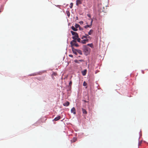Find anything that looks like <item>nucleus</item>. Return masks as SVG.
<instances>
[{"mask_svg": "<svg viewBox=\"0 0 148 148\" xmlns=\"http://www.w3.org/2000/svg\"><path fill=\"white\" fill-rule=\"evenodd\" d=\"M72 84V82L71 80L70 81L69 83V86H70L71 87Z\"/></svg>", "mask_w": 148, "mask_h": 148, "instance_id": "27", "label": "nucleus"}, {"mask_svg": "<svg viewBox=\"0 0 148 148\" xmlns=\"http://www.w3.org/2000/svg\"><path fill=\"white\" fill-rule=\"evenodd\" d=\"M79 25L77 24H75V27L77 29L78 28H79Z\"/></svg>", "mask_w": 148, "mask_h": 148, "instance_id": "19", "label": "nucleus"}, {"mask_svg": "<svg viewBox=\"0 0 148 148\" xmlns=\"http://www.w3.org/2000/svg\"><path fill=\"white\" fill-rule=\"evenodd\" d=\"M88 39H86L81 40V42L82 44H85L86 42H88Z\"/></svg>", "mask_w": 148, "mask_h": 148, "instance_id": "4", "label": "nucleus"}, {"mask_svg": "<svg viewBox=\"0 0 148 148\" xmlns=\"http://www.w3.org/2000/svg\"><path fill=\"white\" fill-rule=\"evenodd\" d=\"M87 16L89 17V18H91V15L90 14H87Z\"/></svg>", "mask_w": 148, "mask_h": 148, "instance_id": "32", "label": "nucleus"}, {"mask_svg": "<svg viewBox=\"0 0 148 148\" xmlns=\"http://www.w3.org/2000/svg\"><path fill=\"white\" fill-rule=\"evenodd\" d=\"M90 19H91L90 18L89 19V20H90Z\"/></svg>", "mask_w": 148, "mask_h": 148, "instance_id": "36", "label": "nucleus"}, {"mask_svg": "<svg viewBox=\"0 0 148 148\" xmlns=\"http://www.w3.org/2000/svg\"><path fill=\"white\" fill-rule=\"evenodd\" d=\"M76 51L78 53L80 54L81 55H82V51L79 49H77L76 50Z\"/></svg>", "mask_w": 148, "mask_h": 148, "instance_id": "13", "label": "nucleus"}, {"mask_svg": "<svg viewBox=\"0 0 148 148\" xmlns=\"http://www.w3.org/2000/svg\"><path fill=\"white\" fill-rule=\"evenodd\" d=\"M79 30H83V28L82 27H80V26H79Z\"/></svg>", "mask_w": 148, "mask_h": 148, "instance_id": "31", "label": "nucleus"}, {"mask_svg": "<svg viewBox=\"0 0 148 148\" xmlns=\"http://www.w3.org/2000/svg\"><path fill=\"white\" fill-rule=\"evenodd\" d=\"M87 46H89L91 48H93V45L92 43L88 44L87 45Z\"/></svg>", "mask_w": 148, "mask_h": 148, "instance_id": "17", "label": "nucleus"}, {"mask_svg": "<svg viewBox=\"0 0 148 148\" xmlns=\"http://www.w3.org/2000/svg\"><path fill=\"white\" fill-rule=\"evenodd\" d=\"M69 56L70 57H73V55H69Z\"/></svg>", "mask_w": 148, "mask_h": 148, "instance_id": "35", "label": "nucleus"}, {"mask_svg": "<svg viewBox=\"0 0 148 148\" xmlns=\"http://www.w3.org/2000/svg\"><path fill=\"white\" fill-rule=\"evenodd\" d=\"M76 40H77V41L79 42H81V39H80L79 38V37H78V38H76Z\"/></svg>", "mask_w": 148, "mask_h": 148, "instance_id": "23", "label": "nucleus"}, {"mask_svg": "<svg viewBox=\"0 0 148 148\" xmlns=\"http://www.w3.org/2000/svg\"><path fill=\"white\" fill-rule=\"evenodd\" d=\"M82 110L83 114H87V112L85 109L83 108H82Z\"/></svg>", "mask_w": 148, "mask_h": 148, "instance_id": "7", "label": "nucleus"}, {"mask_svg": "<svg viewBox=\"0 0 148 148\" xmlns=\"http://www.w3.org/2000/svg\"><path fill=\"white\" fill-rule=\"evenodd\" d=\"M76 49H74L73 47L72 48V51L73 52V53L75 54V55H77V52L76 51Z\"/></svg>", "mask_w": 148, "mask_h": 148, "instance_id": "8", "label": "nucleus"}, {"mask_svg": "<svg viewBox=\"0 0 148 148\" xmlns=\"http://www.w3.org/2000/svg\"><path fill=\"white\" fill-rule=\"evenodd\" d=\"M70 104V103L69 101H67L66 103H64L63 104L64 106H68Z\"/></svg>", "mask_w": 148, "mask_h": 148, "instance_id": "9", "label": "nucleus"}, {"mask_svg": "<svg viewBox=\"0 0 148 148\" xmlns=\"http://www.w3.org/2000/svg\"><path fill=\"white\" fill-rule=\"evenodd\" d=\"M88 35L85 34V36H82V39H83L84 38L87 39L88 38Z\"/></svg>", "mask_w": 148, "mask_h": 148, "instance_id": "12", "label": "nucleus"}, {"mask_svg": "<svg viewBox=\"0 0 148 148\" xmlns=\"http://www.w3.org/2000/svg\"><path fill=\"white\" fill-rule=\"evenodd\" d=\"M79 23L81 24H82L83 23V22L82 21H81L79 22Z\"/></svg>", "mask_w": 148, "mask_h": 148, "instance_id": "33", "label": "nucleus"}, {"mask_svg": "<svg viewBox=\"0 0 148 148\" xmlns=\"http://www.w3.org/2000/svg\"><path fill=\"white\" fill-rule=\"evenodd\" d=\"M76 39H73V40H72L71 41V43L72 44V42H73L74 43H76Z\"/></svg>", "mask_w": 148, "mask_h": 148, "instance_id": "25", "label": "nucleus"}, {"mask_svg": "<svg viewBox=\"0 0 148 148\" xmlns=\"http://www.w3.org/2000/svg\"><path fill=\"white\" fill-rule=\"evenodd\" d=\"M92 22H93L92 19H91V22H90V25H86V26H84V27L85 28H87L88 27H91Z\"/></svg>", "mask_w": 148, "mask_h": 148, "instance_id": "2", "label": "nucleus"}, {"mask_svg": "<svg viewBox=\"0 0 148 148\" xmlns=\"http://www.w3.org/2000/svg\"><path fill=\"white\" fill-rule=\"evenodd\" d=\"M82 3V1L79 0H77L76 1V4L77 5H79Z\"/></svg>", "mask_w": 148, "mask_h": 148, "instance_id": "11", "label": "nucleus"}, {"mask_svg": "<svg viewBox=\"0 0 148 148\" xmlns=\"http://www.w3.org/2000/svg\"><path fill=\"white\" fill-rule=\"evenodd\" d=\"M74 46L76 47H78L79 46L77 43H74Z\"/></svg>", "mask_w": 148, "mask_h": 148, "instance_id": "30", "label": "nucleus"}, {"mask_svg": "<svg viewBox=\"0 0 148 148\" xmlns=\"http://www.w3.org/2000/svg\"><path fill=\"white\" fill-rule=\"evenodd\" d=\"M87 84L85 82H84L83 83V85L84 86H86Z\"/></svg>", "mask_w": 148, "mask_h": 148, "instance_id": "24", "label": "nucleus"}, {"mask_svg": "<svg viewBox=\"0 0 148 148\" xmlns=\"http://www.w3.org/2000/svg\"><path fill=\"white\" fill-rule=\"evenodd\" d=\"M61 118V116H58V117H56L54 119L55 121H57Z\"/></svg>", "mask_w": 148, "mask_h": 148, "instance_id": "10", "label": "nucleus"}, {"mask_svg": "<svg viewBox=\"0 0 148 148\" xmlns=\"http://www.w3.org/2000/svg\"><path fill=\"white\" fill-rule=\"evenodd\" d=\"M78 35L77 33L75 35H74V36L72 37V38L73 39H76V38H78Z\"/></svg>", "mask_w": 148, "mask_h": 148, "instance_id": "5", "label": "nucleus"}, {"mask_svg": "<svg viewBox=\"0 0 148 148\" xmlns=\"http://www.w3.org/2000/svg\"><path fill=\"white\" fill-rule=\"evenodd\" d=\"M71 32L72 34V35L73 36L75 35L77 33L76 32H74L72 31H71Z\"/></svg>", "mask_w": 148, "mask_h": 148, "instance_id": "20", "label": "nucleus"}, {"mask_svg": "<svg viewBox=\"0 0 148 148\" xmlns=\"http://www.w3.org/2000/svg\"><path fill=\"white\" fill-rule=\"evenodd\" d=\"M74 43H74L73 42H72V43L71 44V42L70 44H71V47L72 48V47H73V46H74Z\"/></svg>", "mask_w": 148, "mask_h": 148, "instance_id": "21", "label": "nucleus"}, {"mask_svg": "<svg viewBox=\"0 0 148 148\" xmlns=\"http://www.w3.org/2000/svg\"><path fill=\"white\" fill-rule=\"evenodd\" d=\"M83 60H75V61H74V62L77 63H79V61H80V62H82V61H83Z\"/></svg>", "mask_w": 148, "mask_h": 148, "instance_id": "16", "label": "nucleus"}, {"mask_svg": "<svg viewBox=\"0 0 148 148\" xmlns=\"http://www.w3.org/2000/svg\"><path fill=\"white\" fill-rule=\"evenodd\" d=\"M71 112L73 113L74 114H76V110L74 107L71 110Z\"/></svg>", "mask_w": 148, "mask_h": 148, "instance_id": "3", "label": "nucleus"}, {"mask_svg": "<svg viewBox=\"0 0 148 148\" xmlns=\"http://www.w3.org/2000/svg\"><path fill=\"white\" fill-rule=\"evenodd\" d=\"M66 12L67 16L69 17L70 16V13L69 12V11H66Z\"/></svg>", "mask_w": 148, "mask_h": 148, "instance_id": "18", "label": "nucleus"}, {"mask_svg": "<svg viewBox=\"0 0 148 148\" xmlns=\"http://www.w3.org/2000/svg\"><path fill=\"white\" fill-rule=\"evenodd\" d=\"M77 140V139L76 138H74L73 140H71L72 142H74Z\"/></svg>", "mask_w": 148, "mask_h": 148, "instance_id": "22", "label": "nucleus"}, {"mask_svg": "<svg viewBox=\"0 0 148 148\" xmlns=\"http://www.w3.org/2000/svg\"><path fill=\"white\" fill-rule=\"evenodd\" d=\"M37 75V74L36 73H34L32 74H31L30 75V76H35Z\"/></svg>", "mask_w": 148, "mask_h": 148, "instance_id": "28", "label": "nucleus"}, {"mask_svg": "<svg viewBox=\"0 0 148 148\" xmlns=\"http://www.w3.org/2000/svg\"><path fill=\"white\" fill-rule=\"evenodd\" d=\"M71 29L75 31H76L77 30V29L73 26L71 27Z\"/></svg>", "mask_w": 148, "mask_h": 148, "instance_id": "15", "label": "nucleus"}, {"mask_svg": "<svg viewBox=\"0 0 148 148\" xmlns=\"http://www.w3.org/2000/svg\"><path fill=\"white\" fill-rule=\"evenodd\" d=\"M83 50L85 53V54L87 55L90 52V49L87 46L84 45L83 47Z\"/></svg>", "mask_w": 148, "mask_h": 148, "instance_id": "1", "label": "nucleus"}, {"mask_svg": "<svg viewBox=\"0 0 148 148\" xmlns=\"http://www.w3.org/2000/svg\"><path fill=\"white\" fill-rule=\"evenodd\" d=\"M86 72L87 70L86 69H85L82 71V75L83 76H85L86 75Z\"/></svg>", "mask_w": 148, "mask_h": 148, "instance_id": "6", "label": "nucleus"}, {"mask_svg": "<svg viewBox=\"0 0 148 148\" xmlns=\"http://www.w3.org/2000/svg\"><path fill=\"white\" fill-rule=\"evenodd\" d=\"M3 9L2 7H1L0 8V12H1L3 11Z\"/></svg>", "mask_w": 148, "mask_h": 148, "instance_id": "29", "label": "nucleus"}, {"mask_svg": "<svg viewBox=\"0 0 148 148\" xmlns=\"http://www.w3.org/2000/svg\"><path fill=\"white\" fill-rule=\"evenodd\" d=\"M88 38H89L90 39H91L92 38L91 37L88 36Z\"/></svg>", "mask_w": 148, "mask_h": 148, "instance_id": "34", "label": "nucleus"}, {"mask_svg": "<svg viewBox=\"0 0 148 148\" xmlns=\"http://www.w3.org/2000/svg\"><path fill=\"white\" fill-rule=\"evenodd\" d=\"M93 32V30L92 29H90L89 32H88V34L89 35H90L92 34Z\"/></svg>", "mask_w": 148, "mask_h": 148, "instance_id": "14", "label": "nucleus"}, {"mask_svg": "<svg viewBox=\"0 0 148 148\" xmlns=\"http://www.w3.org/2000/svg\"><path fill=\"white\" fill-rule=\"evenodd\" d=\"M73 3H71L70 4V7L71 8H72L73 7Z\"/></svg>", "mask_w": 148, "mask_h": 148, "instance_id": "26", "label": "nucleus"}]
</instances>
